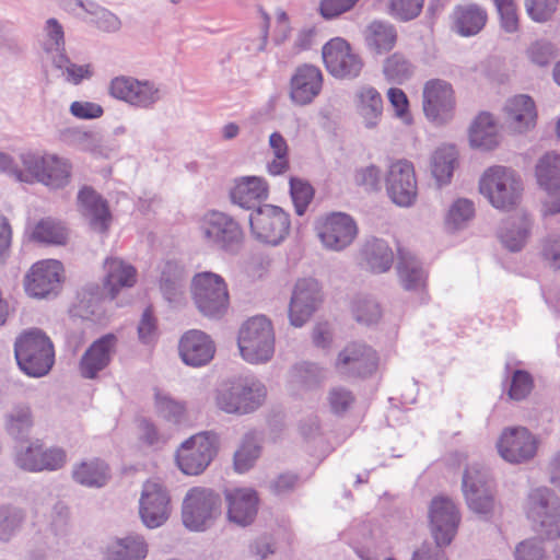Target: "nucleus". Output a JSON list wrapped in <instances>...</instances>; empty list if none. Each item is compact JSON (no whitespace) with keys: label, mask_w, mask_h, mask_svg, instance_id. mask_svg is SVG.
<instances>
[{"label":"nucleus","mask_w":560,"mask_h":560,"mask_svg":"<svg viewBox=\"0 0 560 560\" xmlns=\"http://www.w3.org/2000/svg\"><path fill=\"white\" fill-rule=\"evenodd\" d=\"M429 520L434 542L424 541L413 551L411 560H447L443 548L453 541L457 533L459 511L453 500L435 497L430 503Z\"/></svg>","instance_id":"obj_1"},{"label":"nucleus","mask_w":560,"mask_h":560,"mask_svg":"<svg viewBox=\"0 0 560 560\" xmlns=\"http://www.w3.org/2000/svg\"><path fill=\"white\" fill-rule=\"evenodd\" d=\"M14 354L20 370L35 378L47 375L55 364L54 343L39 328L25 330L16 338Z\"/></svg>","instance_id":"obj_2"},{"label":"nucleus","mask_w":560,"mask_h":560,"mask_svg":"<svg viewBox=\"0 0 560 560\" xmlns=\"http://www.w3.org/2000/svg\"><path fill=\"white\" fill-rule=\"evenodd\" d=\"M265 385L254 378L222 383L215 390V404L226 413L246 415L258 409L266 398Z\"/></svg>","instance_id":"obj_3"},{"label":"nucleus","mask_w":560,"mask_h":560,"mask_svg":"<svg viewBox=\"0 0 560 560\" xmlns=\"http://www.w3.org/2000/svg\"><path fill=\"white\" fill-rule=\"evenodd\" d=\"M199 231L205 244L219 252L236 255L244 242V232L240 223L231 215L211 210L203 214Z\"/></svg>","instance_id":"obj_4"},{"label":"nucleus","mask_w":560,"mask_h":560,"mask_svg":"<svg viewBox=\"0 0 560 560\" xmlns=\"http://www.w3.org/2000/svg\"><path fill=\"white\" fill-rule=\"evenodd\" d=\"M237 345L245 361L253 364L269 361L275 352L271 322L264 315L246 320L238 331Z\"/></svg>","instance_id":"obj_5"},{"label":"nucleus","mask_w":560,"mask_h":560,"mask_svg":"<svg viewBox=\"0 0 560 560\" xmlns=\"http://www.w3.org/2000/svg\"><path fill=\"white\" fill-rule=\"evenodd\" d=\"M479 190L494 208L509 210L518 202L523 185L512 168L497 165L485 172Z\"/></svg>","instance_id":"obj_6"},{"label":"nucleus","mask_w":560,"mask_h":560,"mask_svg":"<svg viewBox=\"0 0 560 560\" xmlns=\"http://www.w3.org/2000/svg\"><path fill=\"white\" fill-rule=\"evenodd\" d=\"M191 294L198 311L206 317L219 319L229 306L224 279L211 271L199 272L191 280Z\"/></svg>","instance_id":"obj_7"},{"label":"nucleus","mask_w":560,"mask_h":560,"mask_svg":"<svg viewBox=\"0 0 560 560\" xmlns=\"http://www.w3.org/2000/svg\"><path fill=\"white\" fill-rule=\"evenodd\" d=\"M222 500L211 489L195 487L185 495L182 517L184 525L196 532L206 530L221 514Z\"/></svg>","instance_id":"obj_8"},{"label":"nucleus","mask_w":560,"mask_h":560,"mask_svg":"<svg viewBox=\"0 0 560 560\" xmlns=\"http://www.w3.org/2000/svg\"><path fill=\"white\" fill-rule=\"evenodd\" d=\"M249 226L253 236L265 244L277 246L290 233V214L281 207L264 203L250 212Z\"/></svg>","instance_id":"obj_9"},{"label":"nucleus","mask_w":560,"mask_h":560,"mask_svg":"<svg viewBox=\"0 0 560 560\" xmlns=\"http://www.w3.org/2000/svg\"><path fill=\"white\" fill-rule=\"evenodd\" d=\"M219 436L211 431L200 432L182 443L176 452V463L185 475L201 474L218 452Z\"/></svg>","instance_id":"obj_10"},{"label":"nucleus","mask_w":560,"mask_h":560,"mask_svg":"<svg viewBox=\"0 0 560 560\" xmlns=\"http://www.w3.org/2000/svg\"><path fill=\"white\" fill-rule=\"evenodd\" d=\"M530 508L528 517L533 521L535 530L546 539L560 536V499L549 488L541 487L529 494Z\"/></svg>","instance_id":"obj_11"},{"label":"nucleus","mask_w":560,"mask_h":560,"mask_svg":"<svg viewBox=\"0 0 560 560\" xmlns=\"http://www.w3.org/2000/svg\"><path fill=\"white\" fill-rule=\"evenodd\" d=\"M462 488L468 508L480 515H489L493 511L494 498L490 475L479 464L469 465L463 475Z\"/></svg>","instance_id":"obj_12"},{"label":"nucleus","mask_w":560,"mask_h":560,"mask_svg":"<svg viewBox=\"0 0 560 560\" xmlns=\"http://www.w3.org/2000/svg\"><path fill=\"white\" fill-rule=\"evenodd\" d=\"M425 117L436 126L448 124L455 115V95L451 83L441 79L425 82L422 91Z\"/></svg>","instance_id":"obj_13"},{"label":"nucleus","mask_w":560,"mask_h":560,"mask_svg":"<svg viewBox=\"0 0 560 560\" xmlns=\"http://www.w3.org/2000/svg\"><path fill=\"white\" fill-rule=\"evenodd\" d=\"M63 267L60 261L46 259L35 262L24 277V289L35 299L56 298L61 289Z\"/></svg>","instance_id":"obj_14"},{"label":"nucleus","mask_w":560,"mask_h":560,"mask_svg":"<svg viewBox=\"0 0 560 560\" xmlns=\"http://www.w3.org/2000/svg\"><path fill=\"white\" fill-rule=\"evenodd\" d=\"M315 229L324 247L335 252L348 247L358 235L355 221L345 212H331L319 218Z\"/></svg>","instance_id":"obj_15"},{"label":"nucleus","mask_w":560,"mask_h":560,"mask_svg":"<svg viewBox=\"0 0 560 560\" xmlns=\"http://www.w3.org/2000/svg\"><path fill=\"white\" fill-rule=\"evenodd\" d=\"M322 56L327 71L337 79L358 78L364 65L362 58L341 37L327 42L323 46Z\"/></svg>","instance_id":"obj_16"},{"label":"nucleus","mask_w":560,"mask_h":560,"mask_svg":"<svg viewBox=\"0 0 560 560\" xmlns=\"http://www.w3.org/2000/svg\"><path fill=\"white\" fill-rule=\"evenodd\" d=\"M323 302L322 287L314 278L299 279L294 285L290 304L289 319L292 326L302 327Z\"/></svg>","instance_id":"obj_17"},{"label":"nucleus","mask_w":560,"mask_h":560,"mask_svg":"<svg viewBox=\"0 0 560 560\" xmlns=\"http://www.w3.org/2000/svg\"><path fill=\"white\" fill-rule=\"evenodd\" d=\"M108 93L116 100L140 108H151L161 98L160 89L153 82L125 75L110 81Z\"/></svg>","instance_id":"obj_18"},{"label":"nucleus","mask_w":560,"mask_h":560,"mask_svg":"<svg viewBox=\"0 0 560 560\" xmlns=\"http://www.w3.org/2000/svg\"><path fill=\"white\" fill-rule=\"evenodd\" d=\"M386 191L399 207H410L417 198V179L413 165L399 160L392 163L385 176Z\"/></svg>","instance_id":"obj_19"},{"label":"nucleus","mask_w":560,"mask_h":560,"mask_svg":"<svg viewBox=\"0 0 560 560\" xmlns=\"http://www.w3.org/2000/svg\"><path fill=\"white\" fill-rule=\"evenodd\" d=\"M171 512L170 495L164 486L148 480L142 487L139 501V514L148 528L162 526Z\"/></svg>","instance_id":"obj_20"},{"label":"nucleus","mask_w":560,"mask_h":560,"mask_svg":"<svg viewBox=\"0 0 560 560\" xmlns=\"http://www.w3.org/2000/svg\"><path fill=\"white\" fill-rule=\"evenodd\" d=\"M500 456L511 463L521 464L530 460L537 452V440L524 427L506 428L497 443Z\"/></svg>","instance_id":"obj_21"},{"label":"nucleus","mask_w":560,"mask_h":560,"mask_svg":"<svg viewBox=\"0 0 560 560\" xmlns=\"http://www.w3.org/2000/svg\"><path fill=\"white\" fill-rule=\"evenodd\" d=\"M336 366L341 374L365 378L377 370L378 357L372 347L352 342L340 351Z\"/></svg>","instance_id":"obj_22"},{"label":"nucleus","mask_w":560,"mask_h":560,"mask_svg":"<svg viewBox=\"0 0 560 560\" xmlns=\"http://www.w3.org/2000/svg\"><path fill=\"white\" fill-rule=\"evenodd\" d=\"M117 341L114 334H106L90 345L79 362L80 374L83 378L93 380L109 365L116 351Z\"/></svg>","instance_id":"obj_23"},{"label":"nucleus","mask_w":560,"mask_h":560,"mask_svg":"<svg viewBox=\"0 0 560 560\" xmlns=\"http://www.w3.org/2000/svg\"><path fill=\"white\" fill-rule=\"evenodd\" d=\"M178 351L186 365L198 368L208 364L212 360L215 347L206 332L192 329L182 336Z\"/></svg>","instance_id":"obj_24"},{"label":"nucleus","mask_w":560,"mask_h":560,"mask_svg":"<svg viewBox=\"0 0 560 560\" xmlns=\"http://www.w3.org/2000/svg\"><path fill=\"white\" fill-rule=\"evenodd\" d=\"M322 85V71L313 65H302L291 78L290 97L296 105L310 104L319 94Z\"/></svg>","instance_id":"obj_25"},{"label":"nucleus","mask_w":560,"mask_h":560,"mask_svg":"<svg viewBox=\"0 0 560 560\" xmlns=\"http://www.w3.org/2000/svg\"><path fill=\"white\" fill-rule=\"evenodd\" d=\"M78 202L91 229L98 233L107 232L112 214L106 199L91 186H83L79 190Z\"/></svg>","instance_id":"obj_26"},{"label":"nucleus","mask_w":560,"mask_h":560,"mask_svg":"<svg viewBox=\"0 0 560 560\" xmlns=\"http://www.w3.org/2000/svg\"><path fill=\"white\" fill-rule=\"evenodd\" d=\"M229 521L240 526L252 524L258 511V495L253 489H234L225 492Z\"/></svg>","instance_id":"obj_27"},{"label":"nucleus","mask_w":560,"mask_h":560,"mask_svg":"<svg viewBox=\"0 0 560 560\" xmlns=\"http://www.w3.org/2000/svg\"><path fill=\"white\" fill-rule=\"evenodd\" d=\"M487 11L477 3L458 4L451 14L452 31L463 37L475 36L486 26Z\"/></svg>","instance_id":"obj_28"},{"label":"nucleus","mask_w":560,"mask_h":560,"mask_svg":"<svg viewBox=\"0 0 560 560\" xmlns=\"http://www.w3.org/2000/svg\"><path fill=\"white\" fill-rule=\"evenodd\" d=\"M230 198L241 208L254 211L268 198V186L265 180L256 176L241 177L235 180Z\"/></svg>","instance_id":"obj_29"},{"label":"nucleus","mask_w":560,"mask_h":560,"mask_svg":"<svg viewBox=\"0 0 560 560\" xmlns=\"http://www.w3.org/2000/svg\"><path fill=\"white\" fill-rule=\"evenodd\" d=\"M397 275L406 291H420L425 288L428 273L420 259L410 250L398 247Z\"/></svg>","instance_id":"obj_30"},{"label":"nucleus","mask_w":560,"mask_h":560,"mask_svg":"<svg viewBox=\"0 0 560 560\" xmlns=\"http://www.w3.org/2000/svg\"><path fill=\"white\" fill-rule=\"evenodd\" d=\"M187 284V272L184 266L167 260L161 270L159 287L162 296L168 304L177 305L184 300Z\"/></svg>","instance_id":"obj_31"},{"label":"nucleus","mask_w":560,"mask_h":560,"mask_svg":"<svg viewBox=\"0 0 560 560\" xmlns=\"http://www.w3.org/2000/svg\"><path fill=\"white\" fill-rule=\"evenodd\" d=\"M504 112L509 128L515 132L526 131L535 125L536 107L528 95L521 94L508 100Z\"/></svg>","instance_id":"obj_32"},{"label":"nucleus","mask_w":560,"mask_h":560,"mask_svg":"<svg viewBox=\"0 0 560 560\" xmlns=\"http://www.w3.org/2000/svg\"><path fill=\"white\" fill-rule=\"evenodd\" d=\"M533 226V220L526 213L503 221L498 236L510 252H520L526 244Z\"/></svg>","instance_id":"obj_33"},{"label":"nucleus","mask_w":560,"mask_h":560,"mask_svg":"<svg viewBox=\"0 0 560 560\" xmlns=\"http://www.w3.org/2000/svg\"><path fill=\"white\" fill-rule=\"evenodd\" d=\"M104 268L106 271L104 289L110 300H115L121 289L131 288L136 283V268L121 259L107 258Z\"/></svg>","instance_id":"obj_34"},{"label":"nucleus","mask_w":560,"mask_h":560,"mask_svg":"<svg viewBox=\"0 0 560 560\" xmlns=\"http://www.w3.org/2000/svg\"><path fill=\"white\" fill-rule=\"evenodd\" d=\"M354 104L365 128H375L383 115L381 93L371 85H362L354 93Z\"/></svg>","instance_id":"obj_35"},{"label":"nucleus","mask_w":560,"mask_h":560,"mask_svg":"<svg viewBox=\"0 0 560 560\" xmlns=\"http://www.w3.org/2000/svg\"><path fill=\"white\" fill-rule=\"evenodd\" d=\"M362 265L374 273H384L392 268L394 253L386 241L377 237L366 240L361 248Z\"/></svg>","instance_id":"obj_36"},{"label":"nucleus","mask_w":560,"mask_h":560,"mask_svg":"<svg viewBox=\"0 0 560 560\" xmlns=\"http://www.w3.org/2000/svg\"><path fill=\"white\" fill-rule=\"evenodd\" d=\"M73 480L88 488H102L110 478L108 465L100 459L93 458L77 464L72 469Z\"/></svg>","instance_id":"obj_37"},{"label":"nucleus","mask_w":560,"mask_h":560,"mask_svg":"<svg viewBox=\"0 0 560 560\" xmlns=\"http://www.w3.org/2000/svg\"><path fill=\"white\" fill-rule=\"evenodd\" d=\"M469 142L474 148L492 150L499 144L498 128L491 114H479L469 127Z\"/></svg>","instance_id":"obj_38"},{"label":"nucleus","mask_w":560,"mask_h":560,"mask_svg":"<svg viewBox=\"0 0 560 560\" xmlns=\"http://www.w3.org/2000/svg\"><path fill=\"white\" fill-rule=\"evenodd\" d=\"M397 42L396 27L384 21H373L365 32V44L368 48L376 54H384L392 50Z\"/></svg>","instance_id":"obj_39"},{"label":"nucleus","mask_w":560,"mask_h":560,"mask_svg":"<svg viewBox=\"0 0 560 560\" xmlns=\"http://www.w3.org/2000/svg\"><path fill=\"white\" fill-rule=\"evenodd\" d=\"M148 553L147 544L140 536L117 538L107 546L106 560H143Z\"/></svg>","instance_id":"obj_40"},{"label":"nucleus","mask_w":560,"mask_h":560,"mask_svg":"<svg viewBox=\"0 0 560 560\" xmlns=\"http://www.w3.org/2000/svg\"><path fill=\"white\" fill-rule=\"evenodd\" d=\"M47 154H40L34 151H24L19 155L23 165L21 168L15 162L13 178L19 183L34 184L43 180V172Z\"/></svg>","instance_id":"obj_41"},{"label":"nucleus","mask_w":560,"mask_h":560,"mask_svg":"<svg viewBox=\"0 0 560 560\" xmlns=\"http://www.w3.org/2000/svg\"><path fill=\"white\" fill-rule=\"evenodd\" d=\"M458 152L455 145H443L438 148L431 159V173L439 186L451 182Z\"/></svg>","instance_id":"obj_42"},{"label":"nucleus","mask_w":560,"mask_h":560,"mask_svg":"<svg viewBox=\"0 0 560 560\" xmlns=\"http://www.w3.org/2000/svg\"><path fill=\"white\" fill-rule=\"evenodd\" d=\"M70 176L71 165L67 160L55 154H47L43 172L44 178L40 184L51 189H60L69 184Z\"/></svg>","instance_id":"obj_43"},{"label":"nucleus","mask_w":560,"mask_h":560,"mask_svg":"<svg viewBox=\"0 0 560 560\" xmlns=\"http://www.w3.org/2000/svg\"><path fill=\"white\" fill-rule=\"evenodd\" d=\"M416 71V66L400 51L389 55L383 62V74L387 82L404 84Z\"/></svg>","instance_id":"obj_44"},{"label":"nucleus","mask_w":560,"mask_h":560,"mask_svg":"<svg viewBox=\"0 0 560 560\" xmlns=\"http://www.w3.org/2000/svg\"><path fill=\"white\" fill-rule=\"evenodd\" d=\"M68 238L65 225L51 218L39 220L31 234V240L48 245H63Z\"/></svg>","instance_id":"obj_45"},{"label":"nucleus","mask_w":560,"mask_h":560,"mask_svg":"<svg viewBox=\"0 0 560 560\" xmlns=\"http://www.w3.org/2000/svg\"><path fill=\"white\" fill-rule=\"evenodd\" d=\"M536 177L538 184L545 189L560 185V154L547 152L536 165Z\"/></svg>","instance_id":"obj_46"},{"label":"nucleus","mask_w":560,"mask_h":560,"mask_svg":"<svg viewBox=\"0 0 560 560\" xmlns=\"http://www.w3.org/2000/svg\"><path fill=\"white\" fill-rule=\"evenodd\" d=\"M33 427L32 410L26 405H18L7 417V431L15 440L24 441Z\"/></svg>","instance_id":"obj_47"},{"label":"nucleus","mask_w":560,"mask_h":560,"mask_svg":"<svg viewBox=\"0 0 560 560\" xmlns=\"http://www.w3.org/2000/svg\"><path fill=\"white\" fill-rule=\"evenodd\" d=\"M352 313L358 323L366 326L376 324L382 316L380 303L371 296H358L353 301Z\"/></svg>","instance_id":"obj_48"},{"label":"nucleus","mask_w":560,"mask_h":560,"mask_svg":"<svg viewBox=\"0 0 560 560\" xmlns=\"http://www.w3.org/2000/svg\"><path fill=\"white\" fill-rule=\"evenodd\" d=\"M85 11L90 15L89 23L102 32L114 33L119 31L121 27L120 19L103 7L95 3H89V8H85Z\"/></svg>","instance_id":"obj_49"},{"label":"nucleus","mask_w":560,"mask_h":560,"mask_svg":"<svg viewBox=\"0 0 560 560\" xmlns=\"http://www.w3.org/2000/svg\"><path fill=\"white\" fill-rule=\"evenodd\" d=\"M43 444L36 440L34 442L28 443L26 446L22 445L16 450L15 453V464L19 468L37 472L40 471V455H42Z\"/></svg>","instance_id":"obj_50"},{"label":"nucleus","mask_w":560,"mask_h":560,"mask_svg":"<svg viewBox=\"0 0 560 560\" xmlns=\"http://www.w3.org/2000/svg\"><path fill=\"white\" fill-rule=\"evenodd\" d=\"M290 195L294 205L295 213L303 215L314 197L312 185L301 178H290Z\"/></svg>","instance_id":"obj_51"},{"label":"nucleus","mask_w":560,"mask_h":560,"mask_svg":"<svg viewBox=\"0 0 560 560\" xmlns=\"http://www.w3.org/2000/svg\"><path fill=\"white\" fill-rule=\"evenodd\" d=\"M534 388V378L525 370H515L511 377L508 396L510 399L521 401L526 399Z\"/></svg>","instance_id":"obj_52"},{"label":"nucleus","mask_w":560,"mask_h":560,"mask_svg":"<svg viewBox=\"0 0 560 560\" xmlns=\"http://www.w3.org/2000/svg\"><path fill=\"white\" fill-rule=\"evenodd\" d=\"M24 520L22 510L10 506L0 508V540L9 541Z\"/></svg>","instance_id":"obj_53"},{"label":"nucleus","mask_w":560,"mask_h":560,"mask_svg":"<svg viewBox=\"0 0 560 560\" xmlns=\"http://www.w3.org/2000/svg\"><path fill=\"white\" fill-rule=\"evenodd\" d=\"M424 0H390L389 14L400 21L408 22L419 16Z\"/></svg>","instance_id":"obj_54"},{"label":"nucleus","mask_w":560,"mask_h":560,"mask_svg":"<svg viewBox=\"0 0 560 560\" xmlns=\"http://www.w3.org/2000/svg\"><path fill=\"white\" fill-rule=\"evenodd\" d=\"M155 406L159 415L167 421L178 423L184 417L185 405L174 400L167 395L156 393Z\"/></svg>","instance_id":"obj_55"},{"label":"nucleus","mask_w":560,"mask_h":560,"mask_svg":"<svg viewBox=\"0 0 560 560\" xmlns=\"http://www.w3.org/2000/svg\"><path fill=\"white\" fill-rule=\"evenodd\" d=\"M355 397L353 393L343 387H332L328 393V402L332 413L337 416L345 415L354 404Z\"/></svg>","instance_id":"obj_56"},{"label":"nucleus","mask_w":560,"mask_h":560,"mask_svg":"<svg viewBox=\"0 0 560 560\" xmlns=\"http://www.w3.org/2000/svg\"><path fill=\"white\" fill-rule=\"evenodd\" d=\"M514 556L516 560H549L542 540L537 538L521 541Z\"/></svg>","instance_id":"obj_57"},{"label":"nucleus","mask_w":560,"mask_h":560,"mask_svg":"<svg viewBox=\"0 0 560 560\" xmlns=\"http://www.w3.org/2000/svg\"><path fill=\"white\" fill-rule=\"evenodd\" d=\"M559 0H525L527 14L535 22H546L557 11Z\"/></svg>","instance_id":"obj_58"},{"label":"nucleus","mask_w":560,"mask_h":560,"mask_svg":"<svg viewBox=\"0 0 560 560\" xmlns=\"http://www.w3.org/2000/svg\"><path fill=\"white\" fill-rule=\"evenodd\" d=\"M500 15L501 27L506 33H514L518 28V16L514 0H493Z\"/></svg>","instance_id":"obj_59"},{"label":"nucleus","mask_w":560,"mask_h":560,"mask_svg":"<svg viewBox=\"0 0 560 560\" xmlns=\"http://www.w3.org/2000/svg\"><path fill=\"white\" fill-rule=\"evenodd\" d=\"M475 207L474 203L468 199L456 200L448 210L446 222L453 224L454 229L460 228V225L474 217Z\"/></svg>","instance_id":"obj_60"},{"label":"nucleus","mask_w":560,"mask_h":560,"mask_svg":"<svg viewBox=\"0 0 560 560\" xmlns=\"http://www.w3.org/2000/svg\"><path fill=\"white\" fill-rule=\"evenodd\" d=\"M300 382L307 388L317 386L324 378V370L316 363L302 362L294 368Z\"/></svg>","instance_id":"obj_61"},{"label":"nucleus","mask_w":560,"mask_h":560,"mask_svg":"<svg viewBox=\"0 0 560 560\" xmlns=\"http://www.w3.org/2000/svg\"><path fill=\"white\" fill-rule=\"evenodd\" d=\"M381 170L371 164L355 171L354 183L368 191H377L381 189Z\"/></svg>","instance_id":"obj_62"},{"label":"nucleus","mask_w":560,"mask_h":560,"mask_svg":"<svg viewBox=\"0 0 560 560\" xmlns=\"http://www.w3.org/2000/svg\"><path fill=\"white\" fill-rule=\"evenodd\" d=\"M45 32L47 36V42L44 44L45 51L65 50L63 27L55 18L46 21Z\"/></svg>","instance_id":"obj_63"},{"label":"nucleus","mask_w":560,"mask_h":560,"mask_svg":"<svg viewBox=\"0 0 560 560\" xmlns=\"http://www.w3.org/2000/svg\"><path fill=\"white\" fill-rule=\"evenodd\" d=\"M260 448L257 445L243 444L234 454V467L238 472L249 470L259 457Z\"/></svg>","instance_id":"obj_64"}]
</instances>
